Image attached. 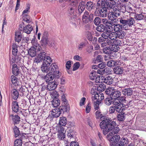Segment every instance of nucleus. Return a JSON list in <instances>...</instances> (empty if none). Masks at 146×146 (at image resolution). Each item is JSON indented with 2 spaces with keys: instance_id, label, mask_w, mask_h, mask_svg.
I'll return each mask as SVG.
<instances>
[{
  "instance_id": "nucleus-9",
  "label": "nucleus",
  "mask_w": 146,
  "mask_h": 146,
  "mask_svg": "<svg viewBox=\"0 0 146 146\" xmlns=\"http://www.w3.org/2000/svg\"><path fill=\"white\" fill-rule=\"evenodd\" d=\"M59 78L58 77V76L57 77L55 76L54 74L52 72H49L45 76L44 80L47 83H48L54 78V80L55 81L56 79H58Z\"/></svg>"
},
{
  "instance_id": "nucleus-47",
  "label": "nucleus",
  "mask_w": 146,
  "mask_h": 146,
  "mask_svg": "<svg viewBox=\"0 0 146 146\" xmlns=\"http://www.w3.org/2000/svg\"><path fill=\"white\" fill-rule=\"evenodd\" d=\"M94 23L96 25H99L102 22V20L99 17H96L94 20Z\"/></svg>"
},
{
  "instance_id": "nucleus-44",
  "label": "nucleus",
  "mask_w": 146,
  "mask_h": 146,
  "mask_svg": "<svg viewBox=\"0 0 146 146\" xmlns=\"http://www.w3.org/2000/svg\"><path fill=\"white\" fill-rule=\"evenodd\" d=\"M110 32L106 31L104 32L101 34V36H102L106 40L109 38L110 36Z\"/></svg>"
},
{
  "instance_id": "nucleus-62",
  "label": "nucleus",
  "mask_w": 146,
  "mask_h": 146,
  "mask_svg": "<svg viewBox=\"0 0 146 146\" xmlns=\"http://www.w3.org/2000/svg\"><path fill=\"white\" fill-rule=\"evenodd\" d=\"M80 66V64L79 62H76L74 63L73 66V71H75L78 69Z\"/></svg>"
},
{
  "instance_id": "nucleus-60",
  "label": "nucleus",
  "mask_w": 146,
  "mask_h": 146,
  "mask_svg": "<svg viewBox=\"0 0 146 146\" xmlns=\"http://www.w3.org/2000/svg\"><path fill=\"white\" fill-rule=\"evenodd\" d=\"M115 33L114 32L110 33V36L109 38L113 40L115 39L117 37H116Z\"/></svg>"
},
{
  "instance_id": "nucleus-50",
  "label": "nucleus",
  "mask_w": 146,
  "mask_h": 146,
  "mask_svg": "<svg viewBox=\"0 0 146 146\" xmlns=\"http://www.w3.org/2000/svg\"><path fill=\"white\" fill-rule=\"evenodd\" d=\"M106 88V86L104 84H100L99 86L97 87V90L99 92L103 91Z\"/></svg>"
},
{
  "instance_id": "nucleus-48",
  "label": "nucleus",
  "mask_w": 146,
  "mask_h": 146,
  "mask_svg": "<svg viewBox=\"0 0 146 146\" xmlns=\"http://www.w3.org/2000/svg\"><path fill=\"white\" fill-rule=\"evenodd\" d=\"M117 118L118 120L119 121H123L125 118L124 113L119 114L117 115Z\"/></svg>"
},
{
  "instance_id": "nucleus-25",
  "label": "nucleus",
  "mask_w": 146,
  "mask_h": 146,
  "mask_svg": "<svg viewBox=\"0 0 146 146\" xmlns=\"http://www.w3.org/2000/svg\"><path fill=\"white\" fill-rule=\"evenodd\" d=\"M102 22L105 26L108 25H110L112 26L115 25V24L110 20H108L106 18H103L102 19Z\"/></svg>"
},
{
  "instance_id": "nucleus-3",
  "label": "nucleus",
  "mask_w": 146,
  "mask_h": 146,
  "mask_svg": "<svg viewBox=\"0 0 146 146\" xmlns=\"http://www.w3.org/2000/svg\"><path fill=\"white\" fill-rule=\"evenodd\" d=\"M103 4V1L98 0L96 7V9L99 16L103 17H106L107 8Z\"/></svg>"
},
{
  "instance_id": "nucleus-1",
  "label": "nucleus",
  "mask_w": 146,
  "mask_h": 146,
  "mask_svg": "<svg viewBox=\"0 0 146 146\" xmlns=\"http://www.w3.org/2000/svg\"><path fill=\"white\" fill-rule=\"evenodd\" d=\"M116 125V122L112 121L110 118L104 119L101 122L100 125L101 129H103V133L104 135H106L112 129V132H110L107 135V137L109 138L110 136H112L113 133H117L119 131V127H114Z\"/></svg>"
},
{
  "instance_id": "nucleus-61",
  "label": "nucleus",
  "mask_w": 146,
  "mask_h": 146,
  "mask_svg": "<svg viewBox=\"0 0 146 146\" xmlns=\"http://www.w3.org/2000/svg\"><path fill=\"white\" fill-rule=\"evenodd\" d=\"M78 2L77 1L75 0L73 1H72L70 3V7H75V8H77V7L78 5Z\"/></svg>"
},
{
  "instance_id": "nucleus-35",
  "label": "nucleus",
  "mask_w": 146,
  "mask_h": 146,
  "mask_svg": "<svg viewBox=\"0 0 146 146\" xmlns=\"http://www.w3.org/2000/svg\"><path fill=\"white\" fill-rule=\"evenodd\" d=\"M12 72L13 74L15 76H17L19 74V70L16 64H13V65Z\"/></svg>"
},
{
  "instance_id": "nucleus-21",
  "label": "nucleus",
  "mask_w": 146,
  "mask_h": 146,
  "mask_svg": "<svg viewBox=\"0 0 146 146\" xmlns=\"http://www.w3.org/2000/svg\"><path fill=\"white\" fill-rule=\"evenodd\" d=\"M57 86L56 82H50L47 85V89L49 91L52 90L56 88Z\"/></svg>"
},
{
  "instance_id": "nucleus-15",
  "label": "nucleus",
  "mask_w": 146,
  "mask_h": 146,
  "mask_svg": "<svg viewBox=\"0 0 146 146\" xmlns=\"http://www.w3.org/2000/svg\"><path fill=\"white\" fill-rule=\"evenodd\" d=\"M61 113H63L64 112L69 111L70 109V106L69 104H62V106H60L58 108Z\"/></svg>"
},
{
  "instance_id": "nucleus-53",
  "label": "nucleus",
  "mask_w": 146,
  "mask_h": 146,
  "mask_svg": "<svg viewBox=\"0 0 146 146\" xmlns=\"http://www.w3.org/2000/svg\"><path fill=\"white\" fill-rule=\"evenodd\" d=\"M23 20L26 21L27 23H29L31 22V21L30 20V17L27 15L25 14L23 15Z\"/></svg>"
},
{
  "instance_id": "nucleus-16",
  "label": "nucleus",
  "mask_w": 146,
  "mask_h": 146,
  "mask_svg": "<svg viewBox=\"0 0 146 146\" xmlns=\"http://www.w3.org/2000/svg\"><path fill=\"white\" fill-rule=\"evenodd\" d=\"M85 8V6L84 2H82L79 3L78 8H77V10H78V14H79V15H81L84 11Z\"/></svg>"
},
{
  "instance_id": "nucleus-6",
  "label": "nucleus",
  "mask_w": 146,
  "mask_h": 146,
  "mask_svg": "<svg viewBox=\"0 0 146 146\" xmlns=\"http://www.w3.org/2000/svg\"><path fill=\"white\" fill-rule=\"evenodd\" d=\"M49 69L50 71V72H53L55 76L60 77L61 76V73L60 72L56 64H52L49 66Z\"/></svg>"
},
{
  "instance_id": "nucleus-7",
  "label": "nucleus",
  "mask_w": 146,
  "mask_h": 146,
  "mask_svg": "<svg viewBox=\"0 0 146 146\" xmlns=\"http://www.w3.org/2000/svg\"><path fill=\"white\" fill-rule=\"evenodd\" d=\"M103 4L107 9H113L116 5V2L114 0H106V1H103Z\"/></svg>"
},
{
  "instance_id": "nucleus-49",
  "label": "nucleus",
  "mask_w": 146,
  "mask_h": 146,
  "mask_svg": "<svg viewBox=\"0 0 146 146\" xmlns=\"http://www.w3.org/2000/svg\"><path fill=\"white\" fill-rule=\"evenodd\" d=\"M110 49L111 51H113V52H117L119 49V47H117L114 44L111 45V46H109Z\"/></svg>"
},
{
  "instance_id": "nucleus-11",
  "label": "nucleus",
  "mask_w": 146,
  "mask_h": 146,
  "mask_svg": "<svg viewBox=\"0 0 146 146\" xmlns=\"http://www.w3.org/2000/svg\"><path fill=\"white\" fill-rule=\"evenodd\" d=\"M51 62L49 63H48L47 61L43 62L41 67V70L43 72L46 73L49 71V66Z\"/></svg>"
},
{
  "instance_id": "nucleus-27",
  "label": "nucleus",
  "mask_w": 146,
  "mask_h": 146,
  "mask_svg": "<svg viewBox=\"0 0 146 146\" xmlns=\"http://www.w3.org/2000/svg\"><path fill=\"white\" fill-rule=\"evenodd\" d=\"M19 106L18 103L16 101H14L12 103V109L13 111L17 113L19 111Z\"/></svg>"
},
{
  "instance_id": "nucleus-40",
  "label": "nucleus",
  "mask_w": 146,
  "mask_h": 146,
  "mask_svg": "<svg viewBox=\"0 0 146 146\" xmlns=\"http://www.w3.org/2000/svg\"><path fill=\"white\" fill-rule=\"evenodd\" d=\"M106 29V27L103 24H100L96 28V30L100 32H104Z\"/></svg>"
},
{
  "instance_id": "nucleus-42",
  "label": "nucleus",
  "mask_w": 146,
  "mask_h": 146,
  "mask_svg": "<svg viewBox=\"0 0 146 146\" xmlns=\"http://www.w3.org/2000/svg\"><path fill=\"white\" fill-rule=\"evenodd\" d=\"M144 16L143 14H136L134 15V18L137 20H141L143 19Z\"/></svg>"
},
{
  "instance_id": "nucleus-59",
  "label": "nucleus",
  "mask_w": 146,
  "mask_h": 146,
  "mask_svg": "<svg viewBox=\"0 0 146 146\" xmlns=\"http://www.w3.org/2000/svg\"><path fill=\"white\" fill-rule=\"evenodd\" d=\"M104 80L103 77L102 76H98L96 78L95 81L97 83H100L101 82V80Z\"/></svg>"
},
{
  "instance_id": "nucleus-5",
  "label": "nucleus",
  "mask_w": 146,
  "mask_h": 146,
  "mask_svg": "<svg viewBox=\"0 0 146 146\" xmlns=\"http://www.w3.org/2000/svg\"><path fill=\"white\" fill-rule=\"evenodd\" d=\"M94 17L93 14L90 13L87 11H85L82 15V20L84 23L87 24L92 22Z\"/></svg>"
},
{
  "instance_id": "nucleus-54",
  "label": "nucleus",
  "mask_w": 146,
  "mask_h": 146,
  "mask_svg": "<svg viewBox=\"0 0 146 146\" xmlns=\"http://www.w3.org/2000/svg\"><path fill=\"white\" fill-rule=\"evenodd\" d=\"M113 88L112 87H109L105 91V93L106 94L110 96L111 97V93L113 91Z\"/></svg>"
},
{
  "instance_id": "nucleus-56",
  "label": "nucleus",
  "mask_w": 146,
  "mask_h": 146,
  "mask_svg": "<svg viewBox=\"0 0 146 146\" xmlns=\"http://www.w3.org/2000/svg\"><path fill=\"white\" fill-rule=\"evenodd\" d=\"M85 46V43L84 42H82L77 46V47L79 50H81Z\"/></svg>"
},
{
  "instance_id": "nucleus-14",
  "label": "nucleus",
  "mask_w": 146,
  "mask_h": 146,
  "mask_svg": "<svg viewBox=\"0 0 146 146\" xmlns=\"http://www.w3.org/2000/svg\"><path fill=\"white\" fill-rule=\"evenodd\" d=\"M108 17L109 20L111 21L114 24L117 23L118 19L115 18L117 17L115 15L113 12H110L108 14Z\"/></svg>"
},
{
  "instance_id": "nucleus-8",
  "label": "nucleus",
  "mask_w": 146,
  "mask_h": 146,
  "mask_svg": "<svg viewBox=\"0 0 146 146\" xmlns=\"http://www.w3.org/2000/svg\"><path fill=\"white\" fill-rule=\"evenodd\" d=\"M110 136L108 139L110 142V145L111 146H117L118 143H117L118 141L120 139V137L119 135H116L112 137L111 138Z\"/></svg>"
},
{
  "instance_id": "nucleus-17",
  "label": "nucleus",
  "mask_w": 146,
  "mask_h": 146,
  "mask_svg": "<svg viewBox=\"0 0 146 146\" xmlns=\"http://www.w3.org/2000/svg\"><path fill=\"white\" fill-rule=\"evenodd\" d=\"M121 92L120 91L113 88V91L111 93V97L113 99V98H120L121 97H120V96H121Z\"/></svg>"
},
{
  "instance_id": "nucleus-45",
  "label": "nucleus",
  "mask_w": 146,
  "mask_h": 146,
  "mask_svg": "<svg viewBox=\"0 0 146 146\" xmlns=\"http://www.w3.org/2000/svg\"><path fill=\"white\" fill-rule=\"evenodd\" d=\"M53 106L54 108H57L60 105V100H59L55 99L52 101Z\"/></svg>"
},
{
  "instance_id": "nucleus-58",
  "label": "nucleus",
  "mask_w": 146,
  "mask_h": 146,
  "mask_svg": "<svg viewBox=\"0 0 146 146\" xmlns=\"http://www.w3.org/2000/svg\"><path fill=\"white\" fill-rule=\"evenodd\" d=\"M11 81L13 84L16 85L17 82V78L15 76L12 75L11 76Z\"/></svg>"
},
{
  "instance_id": "nucleus-12",
  "label": "nucleus",
  "mask_w": 146,
  "mask_h": 146,
  "mask_svg": "<svg viewBox=\"0 0 146 146\" xmlns=\"http://www.w3.org/2000/svg\"><path fill=\"white\" fill-rule=\"evenodd\" d=\"M48 33L47 32H44L41 40L42 45H46L48 44L49 42V40L48 38Z\"/></svg>"
},
{
  "instance_id": "nucleus-2",
  "label": "nucleus",
  "mask_w": 146,
  "mask_h": 146,
  "mask_svg": "<svg viewBox=\"0 0 146 146\" xmlns=\"http://www.w3.org/2000/svg\"><path fill=\"white\" fill-rule=\"evenodd\" d=\"M37 56L35 58L34 62L38 63L43 61V62L47 61L48 63L52 62L50 57L47 55L46 53L42 49L38 51Z\"/></svg>"
},
{
  "instance_id": "nucleus-43",
  "label": "nucleus",
  "mask_w": 146,
  "mask_h": 146,
  "mask_svg": "<svg viewBox=\"0 0 146 146\" xmlns=\"http://www.w3.org/2000/svg\"><path fill=\"white\" fill-rule=\"evenodd\" d=\"M122 105L121 104H120L117 106H115V110L117 112L121 113L124 111V109L121 107Z\"/></svg>"
},
{
  "instance_id": "nucleus-34",
  "label": "nucleus",
  "mask_w": 146,
  "mask_h": 146,
  "mask_svg": "<svg viewBox=\"0 0 146 146\" xmlns=\"http://www.w3.org/2000/svg\"><path fill=\"white\" fill-rule=\"evenodd\" d=\"M118 61L111 60L108 61L107 63V66L109 67H113L118 64Z\"/></svg>"
},
{
  "instance_id": "nucleus-31",
  "label": "nucleus",
  "mask_w": 146,
  "mask_h": 146,
  "mask_svg": "<svg viewBox=\"0 0 146 146\" xmlns=\"http://www.w3.org/2000/svg\"><path fill=\"white\" fill-rule=\"evenodd\" d=\"M59 121V124L60 126H64L67 123V119L64 117H60Z\"/></svg>"
},
{
  "instance_id": "nucleus-4",
  "label": "nucleus",
  "mask_w": 146,
  "mask_h": 146,
  "mask_svg": "<svg viewBox=\"0 0 146 146\" xmlns=\"http://www.w3.org/2000/svg\"><path fill=\"white\" fill-rule=\"evenodd\" d=\"M120 23L123 25V28L125 30L128 29V26L129 27H132V25L134 26L135 21L134 18L129 17L127 20L124 19L122 18L119 19Z\"/></svg>"
},
{
  "instance_id": "nucleus-10",
  "label": "nucleus",
  "mask_w": 146,
  "mask_h": 146,
  "mask_svg": "<svg viewBox=\"0 0 146 146\" xmlns=\"http://www.w3.org/2000/svg\"><path fill=\"white\" fill-rule=\"evenodd\" d=\"M77 11V8H75L74 7H70L68 10V14L73 19H74L76 16Z\"/></svg>"
},
{
  "instance_id": "nucleus-29",
  "label": "nucleus",
  "mask_w": 146,
  "mask_h": 146,
  "mask_svg": "<svg viewBox=\"0 0 146 146\" xmlns=\"http://www.w3.org/2000/svg\"><path fill=\"white\" fill-rule=\"evenodd\" d=\"M128 139L127 138H122L119 142V143L117 144V146H126L128 144Z\"/></svg>"
},
{
  "instance_id": "nucleus-41",
  "label": "nucleus",
  "mask_w": 146,
  "mask_h": 146,
  "mask_svg": "<svg viewBox=\"0 0 146 146\" xmlns=\"http://www.w3.org/2000/svg\"><path fill=\"white\" fill-rule=\"evenodd\" d=\"M13 130L15 136L16 137L18 136H19V137H21V135L20 134V131L18 128L15 126L13 127Z\"/></svg>"
},
{
  "instance_id": "nucleus-37",
  "label": "nucleus",
  "mask_w": 146,
  "mask_h": 146,
  "mask_svg": "<svg viewBox=\"0 0 146 146\" xmlns=\"http://www.w3.org/2000/svg\"><path fill=\"white\" fill-rule=\"evenodd\" d=\"M11 116H12V119L15 124H18L20 121V117L17 115H11Z\"/></svg>"
},
{
  "instance_id": "nucleus-57",
  "label": "nucleus",
  "mask_w": 146,
  "mask_h": 146,
  "mask_svg": "<svg viewBox=\"0 0 146 146\" xmlns=\"http://www.w3.org/2000/svg\"><path fill=\"white\" fill-rule=\"evenodd\" d=\"M125 9V10L127 11L129 13H131L133 11V9L132 7L130 6H128V5H125V6L124 7H123Z\"/></svg>"
},
{
  "instance_id": "nucleus-23",
  "label": "nucleus",
  "mask_w": 146,
  "mask_h": 146,
  "mask_svg": "<svg viewBox=\"0 0 146 146\" xmlns=\"http://www.w3.org/2000/svg\"><path fill=\"white\" fill-rule=\"evenodd\" d=\"M33 30V28L31 25H28L24 27L23 32L27 34H29Z\"/></svg>"
},
{
  "instance_id": "nucleus-30",
  "label": "nucleus",
  "mask_w": 146,
  "mask_h": 146,
  "mask_svg": "<svg viewBox=\"0 0 146 146\" xmlns=\"http://www.w3.org/2000/svg\"><path fill=\"white\" fill-rule=\"evenodd\" d=\"M11 93L12 94L13 99L14 100H16L19 95L18 91L16 89H13L11 91Z\"/></svg>"
},
{
  "instance_id": "nucleus-55",
  "label": "nucleus",
  "mask_w": 146,
  "mask_h": 146,
  "mask_svg": "<svg viewBox=\"0 0 146 146\" xmlns=\"http://www.w3.org/2000/svg\"><path fill=\"white\" fill-rule=\"evenodd\" d=\"M103 52L104 53L108 54H110L111 51L110 48L109 47H107L104 48L103 50Z\"/></svg>"
},
{
  "instance_id": "nucleus-13",
  "label": "nucleus",
  "mask_w": 146,
  "mask_h": 146,
  "mask_svg": "<svg viewBox=\"0 0 146 146\" xmlns=\"http://www.w3.org/2000/svg\"><path fill=\"white\" fill-rule=\"evenodd\" d=\"M94 92L95 94L94 97H92V100L95 99L96 101L101 102V101L104 98L103 94L100 93H96V94Z\"/></svg>"
},
{
  "instance_id": "nucleus-22",
  "label": "nucleus",
  "mask_w": 146,
  "mask_h": 146,
  "mask_svg": "<svg viewBox=\"0 0 146 146\" xmlns=\"http://www.w3.org/2000/svg\"><path fill=\"white\" fill-rule=\"evenodd\" d=\"M61 114L60 110L58 108L53 109L52 111V114L53 117H57Z\"/></svg>"
},
{
  "instance_id": "nucleus-33",
  "label": "nucleus",
  "mask_w": 146,
  "mask_h": 146,
  "mask_svg": "<svg viewBox=\"0 0 146 146\" xmlns=\"http://www.w3.org/2000/svg\"><path fill=\"white\" fill-rule=\"evenodd\" d=\"M24 136H22L19 137L20 139H16L14 142V146H21L23 143L22 137H24Z\"/></svg>"
},
{
  "instance_id": "nucleus-51",
  "label": "nucleus",
  "mask_w": 146,
  "mask_h": 146,
  "mask_svg": "<svg viewBox=\"0 0 146 146\" xmlns=\"http://www.w3.org/2000/svg\"><path fill=\"white\" fill-rule=\"evenodd\" d=\"M31 47L34 48L35 49L37 50L38 51L42 49L41 46L39 45L36 42H34L33 44V46Z\"/></svg>"
},
{
  "instance_id": "nucleus-32",
  "label": "nucleus",
  "mask_w": 146,
  "mask_h": 146,
  "mask_svg": "<svg viewBox=\"0 0 146 146\" xmlns=\"http://www.w3.org/2000/svg\"><path fill=\"white\" fill-rule=\"evenodd\" d=\"M115 35L116 37L122 39L124 37L125 35V32L121 30L117 32H115Z\"/></svg>"
},
{
  "instance_id": "nucleus-39",
  "label": "nucleus",
  "mask_w": 146,
  "mask_h": 146,
  "mask_svg": "<svg viewBox=\"0 0 146 146\" xmlns=\"http://www.w3.org/2000/svg\"><path fill=\"white\" fill-rule=\"evenodd\" d=\"M114 72L117 74H122L123 72V69L119 66H117L114 69Z\"/></svg>"
},
{
  "instance_id": "nucleus-63",
  "label": "nucleus",
  "mask_w": 146,
  "mask_h": 146,
  "mask_svg": "<svg viewBox=\"0 0 146 146\" xmlns=\"http://www.w3.org/2000/svg\"><path fill=\"white\" fill-rule=\"evenodd\" d=\"M104 74H111L112 70L108 68H106L104 69Z\"/></svg>"
},
{
  "instance_id": "nucleus-38",
  "label": "nucleus",
  "mask_w": 146,
  "mask_h": 146,
  "mask_svg": "<svg viewBox=\"0 0 146 146\" xmlns=\"http://www.w3.org/2000/svg\"><path fill=\"white\" fill-rule=\"evenodd\" d=\"M76 132L72 129H70L68 131L67 136L68 138L71 139L72 138H74L76 135Z\"/></svg>"
},
{
  "instance_id": "nucleus-19",
  "label": "nucleus",
  "mask_w": 146,
  "mask_h": 146,
  "mask_svg": "<svg viewBox=\"0 0 146 146\" xmlns=\"http://www.w3.org/2000/svg\"><path fill=\"white\" fill-rule=\"evenodd\" d=\"M103 82L107 85H110L112 84L113 82V78L110 76H108L105 78L103 77Z\"/></svg>"
},
{
  "instance_id": "nucleus-26",
  "label": "nucleus",
  "mask_w": 146,
  "mask_h": 146,
  "mask_svg": "<svg viewBox=\"0 0 146 146\" xmlns=\"http://www.w3.org/2000/svg\"><path fill=\"white\" fill-rule=\"evenodd\" d=\"M95 117L96 119H98L100 118L101 119H104H104H108L107 118H105L100 110H98L95 113Z\"/></svg>"
},
{
  "instance_id": "nucleus-20",
  "label": "nucleus",
  "mask_w": 146,
  "mask_h": 146,
  "mask_svg": "<svg viewBox=\"0 0 146 146\" xmlns=\"http://www.w3.org/2000/svg\"><path fill=\"white\" fill-rule=\"evenodd\" d=\"M85 7L89 11H91L93 9H94L95 5L91 1L88 2L86 5Z\"/></svg>"
},
{
  "instance_id": "nucleus-64",
  "label": "nucleus",
  "mask_w": 146,
  "mask_h": 146,
  "mask_svg": "<svg viewBox=\"0 0 146 146\" xmlns=\"http://www.w3.org/2000/svg\"><path fill=\"white\" fill-rule=\"evenodd\" d=\"M113 43L117 47H119V46H121L122 44L121 41L120 40L118 39L114 40L113 41Z\"/></svg>"
},
{
  "instance_id": "nucleus-52",
  "label": "nucleus",
  "mask_w": 146,
  "mask_h": 146,
  "mask_svg": "<svg viewBox=\"0 0 146 146\" xmlns=\"http://www.w3.org/2000/svg\"><path fill=\"white\" fill-rule=\"evenodd\" d=\"M97 72L95 70H92L90 74V79L92 80H94L95 78H96V76Z\"/></svg>"
},
{
  "instance_id": "nucleus-46",
  "label": "nucleus",
  "mask_w": 146,
  "mask_h": 146,
  "mask_svg": "<svg viewBox=\"0 0 146 146\" xmlns=\"http://www.w3.org/2000/svg\"><path fill=\"white\" fill-rule=\"evenodd\" d=\"M112 99L111 98H107L104 100V103L108 106L110 105L112 102Z\"/></svg>"
},
{
  "instance_id": "nucleus-28",
  "label": "nucleus",
  "mask_w": 146,
  "mask_h": 146,
  "mask_svg": "<svg viewBox=\"0 0 146 146\" xmlns=\"http://www.w3.org/2000/svg\"><path fill=\"white\" fill-rule=\"evenodd\" d=\"M123 98L121 97L120 98H113V100H112L113 104L115 106L121 104V102H122L123 100Z\"/></svg>"
},
{
  "instance_id": "nucleus-36",
  "label": "nucleus",
  "mask_w": 146,
  "mask_h": 146,
  "mask_svg": "<svg viewBox=\"0 0 146 146\" xmlns=\"http://www.w3.org/2000/svg\"><path fill=\"white\" fill-rule=\"evenodd\" d=\"M113 30L114 31L117 32L121 30V29L123 28V25L119 24H116L115 23V25H113Z\"/></svg>"
},
{
  "instance_id": "nucleus-18",
  "label": "nucleus",
  "mask_w": 146,
  "mask_h": 146,
  "mask_svg": "<svg viewBox=\"0 0 146 146\" xmlns=\"http://www.w3.org/2000/svg\"><path fill=\"white\" fill-rule=\"evenodd\" d=\"M133 92V90L131 88H129L123 89L122 90V93L125 96H131Z\"/></svg>"
},
{
  "instance_id": "nucleus-24",
  "label": "nucleus",
  "mask_w": 146,
  "mask_h": 146,
  "mask_svg": "<svg viewBox=\"0 0 146 146\" xmlns=\"http://www.w3.org/2000/svg\"><path fill=\"white\" fill-rule=\"evenodd\" d=\"M38 50L34 48L31 47L28 51V53L31 57H34L37 54Z\"/></svg>"
}]
</instances>
